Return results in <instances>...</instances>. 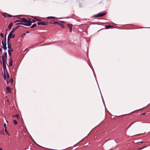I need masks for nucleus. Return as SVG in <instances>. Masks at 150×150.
<instances>
[{"label":"nucleus","instance_id":"nucleus-4","mask_svg":"<svg viewBox=\"0 0 150 150\" xmlns=\"http://www.w3.org/2000/svg\"><path fill=\"white\" fill-rule=\"evenodd\" d=\"M107 13H100L97 14L93 16V17H101L106 15Z\"/></svg>","mask_w":150,"mask_h":150},{"label":"nucleus","instance_id":"nucleus-16","mask_svg":"<svg viewBox=\"0 0 150 150\" xmlns=\"http://www.w3.org/2000/svg\"><path fill=\"white\" fill-rule=\"evenodd\" d=\"M15 30H16L14 29V28L13 29V30L11 31L9 33V34H10V35H11V34L12 33H13V32H14Z\"/></svg>","mask_w":150,"mask_h":150},{"label":"nucleus","instance_id":"nucleus-1","mask_svg":"<svg viewBox=\"0 0 150 150\" xmlns=\"http://www.w3.org/2000/svg\"><path fill=\"white\" fill-rule=\"evenodd\" d=\"M29 20H28L25 18H21L22 22L23 25L25 26H30L31 25V19L28 18Z\"/></svg>","mask_w":150,"mask_h":150},{"label":"nucleus","instance_id":"nucleus-27","mask_svg":"<svg viewBox=\"0 0 150 150\" xmlns=\"http://www.w3.org/2000/svg\"><path fill=\"white\" fill-rule=\"evenodd\" d=\"M20 27V25H18L15 28H14V29L16 30L18 28H19Z\"/></svg>","mask_w":150,"mask_h":150},{"label":"nucleus","instance_id":"nucleus-15","mask_svg":"<svg viewBox=\"0 0 150 150\" xmlns=\"http://www.w3.org/2000/svg\"><path fill=\"white\" fill-rule=\"evenodd\" d=\"M13 25V23L12 22H11L8 26V28L9 29H10Z\"/></svg>","mask_w":150,"mask_h":150},{"label":"nucleus","instance_id":"nucleus-38","mask_svg":"<svg viewBox=\"0 0 150 150\" xmlns=\"http://www.w3.org/2000/svg\"><path fill=\"white\" fill-rule=\"evenodd\" d=\"M17 18L18 19H19L20 20H21V19L22 18H21L20 17H18Z\"/></svg>","mask_w":150,"mask_h":150},{"label":"nucleus","instance_id":"nucleus-20","mask_svg":"<svg viewBox=\"0 0 150 150\" xmlns=\"http://www.w3.org/2000/svg\"><path fill=\"white\" fill-rule=\"evenodd\" d=\"M11 36H8V38H7V42H10V39Z\"/></svg>","mask_w":150,"mask_h":150},{"label":"nucleus","instance_id":"nucleus-17","mask_svg":"<svg viewBox=\"0 0 150 150\" xmlns=\"http://www.w3.org/2000/svg\"><path fill=\"white\" fill-rule=\"evenodd\" d=\"M12 62H13V61L12 60V58H11V59H10V62H9V66H12Z\"/></svg>","mask_w":150,"mask_h":150},{"label":"nucleus","instance_id":"nucleus-8","mask_svg":"<svg viewBox=\"0 0 150 150\" xmlns=\"http://www.w3.org/2000/svg\"><path fill=\"white\" fill-rule=\"evenodd\" d=\"M105 28L107 29H109L110 28H114V26L113 25H105Z\"/></svg>","mask_w":150,"mask_h":150},{"label":"nucleus","instance_id":"nucleus-41","mask_svg":"<svg viewBox=\"0 0 150 150\" xmlns=\"http://www.w3.org/2000/svg\"><path fill=\"white\" fill-rule=\"evenodd\" d=\"M16 117H19V116L18 115H16Z\"/></svg>","mask_w":150,"mask_h":150},{"label":"nucleus","instance_id":"nucleus-32","mask_svg":"<svg viewBox=\"0 0 150 150\" xmlns=\"http://www.w3.org/2000/svg\"><path fill=\"white\" fill-rule=\"evenodd\" d=\"M8 78H7V79H6V81H7V83L8 84L9 83V82L8 81Z\"/></svg>","mask_w":150,"mask_h":150},{"label":"nucleus","instance_id":"nucleus-28","mask_svg":"<svg viewBox=\"0 0 150 150\" xmlns=\"http://www.w3.org/2000/svg\"><path fill=\"white\" fill-rule=\"evenodd\" d=\"M8 48L9 49H10V50H8V51H11V52H12L13 51V49H11V47H8Z\"/></svg>","mask_w":150,"mask_h":150},{"label":"nucleus","instance_id":"nucleus-9","mask_svg":"<svg viewBox=\"0 0 150 150\" xmlns=\"http://www.w3.org/2000/svg\"><path fill=\"white\" fill-rule=\"evenodd\" d=\"M3 69H6V62H5L3 60Z\"/></svg>","mask_w":150,"mask_h":150},{"label":"nucleus","instance_id":"nucleus-12","mask_svg":"<svg viewBox=\"0 0 150 150\" xmlns=\"http://www.w3.org/2000/svg\"><path fill=\"white\" fill-rule=\"evenodd\" d=\"M10 36V34H9L8 36ZM11 38H14L15 37V35L14 34H13V33H12L11 34Z\"/></svg>","mask_w":150,"mask_h":150},{"label":"nucleus","instance_id":"nucleus-34","mask_svg":"<svg viewBox=\"0 0 150 150\" xmlns=\"http://www.w3.org/2000/svg\"><path fill=\"white\" fill-rule=\"evenodd\" d=\"M134 123H132L130 125H129V127H128V128L129 127H130L131 125H132Z\"/></svg>","mask_w":150,"mask_h":150},{"label":"nucleus","instance_id":"nucleus-6","mask_svg":"<svg viewBox=\"0 0 150 150\" xmlns=\"http://www.w3.org/2000/svg\"><path fill=\"white\" fill-rule=\"evenodd\" d=\"M2 43L3 46L2 47H6V35H5V40L3 41L2 40Z\"/></svg>","mask_w":150,"mask_h":150},{"label":"nucleus","instance_id":"nucleus-48","mask_svg":"<svg viewBox=\"0 0 150 150\" xmlns=\"http://www.w3.org/2000/svg\"><path fill=\"white\" fill-rule=\"evenodd\" d=\"M23 35H25V33H24Z\"/></svg>","mask_w":150,"mask_h":150},{"label":"nucleus","instance_id":"nucleus-14","mask_svg":"<svg viewBox=\"0 0 150 150\" xmlns=\"http://www.w3.org/2000/svg\"><path fill=\"white\" fill-rule=\"evenodd\" d=\"M2 15L4 16V17H6L7 16V15L8 14L5 13H2Z\"/></svg>","mask_w":150,"mask_h":150},{"label":"nucleus","instance_id":"nucleus-44","mask_svg":"<svg viewBox=\"0 0 150 150\" xmlns=\"http://www.w3.org/2000/svg\"><path fill=\"white\" fill-rule=\"evenodd\" d=\"M6 133H7V134H8V135H9V134H8V132H6Z\"/></svg>","mask_w":150,"mask_h":150},{"label":"nucleus","instance_id":"nucleus-10","mask_svg":"<svg viewBox=\"0 0 150 150\" xmlns=\"http://www.w3.org/2000/svg\"><path fill=\"white\" fill-rule=\"evenodd\" d=\"M48 23V22H45L44 21H42V22H41V25H47Z\"/></svg>","mask_w":150,"mask_h":150},{"label":"nucleus","instance_id":"nucleus-40","mask_svg":"<svg viewBox=\"0 0 150 150\" xmlns=\"http://www.w3.org/2000/svg\"><path fill=\"white\" fill-rule=\"evenodd\" d=\"M2 49L1 48H0V52H1L2 51Z\"/></svg>","mask_w":150,"mask_h":150},{"label":"nucleus","instance_id":"nucleus-22","mask_svg":"<svg viewBox=\"0 0 150 150\" xmlns=\"http://www.w3.org/2000/svg\"><path fill=\"white\" fill-rule=\"evenodd\" d=\"M13 123L15 125H16L17 124V121L16 120H13Z\"/></svg>","mask_w":150,"mask_h":150},{"label":"nucleus","instance_id":"nucleus-46","mask_svg":"<svg viewBox=\"0 0 150 150\" xmlns=\"http://www.w3.org/2000/svg\"><path fill=\"white\" fill-rule=\"evenodd\" d=\"M143 115H145V113H143L142 114Z\"/></svg>","mask_w":150,"mask_h":150},{"label":"nucleus","instance_id":"nucleus-11","mask_svg":"<svg viewBox=\"0 0 150 150\" xmlns=\"http://www.w3.org/2000/svg\"><path fill=\"white\" fill-rule=\"evenodd\" d=\"M56 18V17L53 16H49L47 18L48 19H54Z\"/></svg>","mask_w":150,"mask_h":150},{"label":"nucleus","instance_id":"nucleus-24","mask_svg":"<svg viewBox=\"0 0 150 150\" xmlns=\"http://www.w3.org/2000/svg\"><path fill=\"white\" fill-rule=\"evenodd\" d=\"M16 25H23V23H22V22H21V23H16Z\"/></svg>","mask_w":150,"mask_h":150},{"label":"nucleus","instance_id":"nucleus-21","mask_svg":"<svg viewBox=\"0 0 150 150\" xmlns=\"http://www.w3.org/2000/svg\"><path fill=\"white\" fill-rule=\"evenodd\" d=\"M8 47H11V45L10 42H7Z\"/></svg>","mask_w":150,"mask_h":150},{"label":"nucleus","instance_id":"nucleus-35","mask_svg":"<svg viewBox=\"0 0 150 150\" xmlns=\"http://www.w3.org/2000/svg\"><path fill=\"white\" fill-rule=\"evenodd\" d=\"M36 21H41V19H38L36 20Z\"/></svg>","mask_w":150,"mask_h":150},{"label":"nucleus","instance_id":"nucleus-43","mask_svg":"<svg viewBox=\"0 0 150 150\" xmlns=\"http://www.w3.org/2000/svg\"><path fill=\"white\" fill-rule=\"evenodd\" d=\"M30 33V32L29 31H27L26 32V33Z\"/></svg>","mask_w":150,"mask_h":150},{"label":"nucleus","instance_id":"nucleus-18","mask_svg":"<svg viewBox=\"0 0 150 150\" xmlns=\"http://www.w3.org/2000/svg\"><path fill=\"white\" fill-rule=\"evenodd\" d=\"M37 25H36V23H35L33 24L30 27L31 28H34Z\"/></svg>","mask_w":150,"mask_h":150},{"label":"nucleus","instance_id":"nucleus-45","mask_svg":"<svg viewBox=\"0 0 150 150\" xmlns=\"http://www.w3.org/2000/svg\"><path fill=\"white\" fill-rule=\"evenodd\" d=\"M0 150H2V148H0Z\"/></svg>","mask_w":150,"mask_h":150},{"label":"nucleus","instance_id":"nucleus-25","mask_svg":"<svg viewBox=\"0 0 150 150\" xmlns=\"http://www.w3.org/2000/svg\"><path fill=\"white\" fill-rule=\"evenodd\" d=\"M8 53L10 57L11 56V54L10 51H8Z\"/></svg>","mask_w":150,"mask_h":150},{"label":"nucleus","instance_id":"nucleus-39","mask_svg":"<svg viewBox=\"0 0 150 150\" xmlns=\"http://www.w3.org/2000/svg\"><path fill=\"white\" fill-rule=\"evenodd\" d=\"M5 131L6 132H8V131H7V129H6V128H5Z\"/></svg>","mask_w":150,"mask_h":150},{"label":"nucleus","instance_id":"nucleus-37","mask_svg":"<svg viewBox=\"0 0 150 150\" xmlns=\"http://www.w3.org/2000/svg\"><path fill=\"white\" fill-rule=\"evenodd\" d=\"M0 133H1V134H3V133H4V132H1L0 131Z\"/></svg>","mask_w":150,"mask_h":150},{"label":"nucleus","instance_id":"nucleus-47","mask_svg":"<svg viewBox=\"0 0 150 150\" xmlns=\"http://www.w3.org/2000/svg\"><path fill=\"white\" fill-rule=\"evenodd\" d=\"M0 62H1V63H1V60H0Z\"/></svg>","mask_w":150,"mask_h":150},{"label":"nucleus","instance_id":"nucleus-13","mask_svg":"<svg viewBox=\"0 0 150 150\" xmlns=\"http://www.w3.org/2000/svg\"><path fill=\"white\" fill-rule=\"evenodd\" d=\"M6 89L7 91L6 93H7L10 92L11 91H10V88L9 87H7L6 88Z\"/></svg>","mask_w":150,"mask_h":150},{"label":"nucleus","instance_id":"nucleus-7","mask_svg":"<svg viewBox=\"0 0 150 150\" xmlns=\"http://www.w3.org/2000/svg\"><path fill=\"white\" fill-rule=\"evenodd\" d=\"M67 25L68 27L69 28V32L70 33L71 32L72 29V27L73 25L70 24V23H68L67 24Z\"/></svg>","mask_w":150,"mask_h":150},{"label":"nucleus","instance_id":"nucleus-5","mask_svg":"<svg viewBox=\"0 0 150 150\" xmlns=\"http://www.w3.org/2000/svg\"><path fill=\"white\" fill-rule=\"evenodd\" d=\"M2 60L3 61V59L5 62H6V60L7 59V54L6 52H5L4 55L2 56Z\"/></svg>","mask_w":150,"mask_h":150},{"label":"nucleus","instance_id":"nucleus-31","mask_svg":"<svg viewBox=\"0 0 150 150\" xmlns=\"http://www.w3.org/2000/svg\"><path fill=\"white\" fill-rule=\"evenodd\" d=\"M52 21H50V22H48V23H53H53H52Z\"/></svg>","mask_w":150,"mask_h":150},{"label":"nucleus","instance_id":"nucleus-19","mask_svg":"<svg viewBox=\"0 0 150 150\" xmlns=\"http://www.w3.org/2000/svg\"><path fill=\"white\" fill-rule=\"evenodd\" d=\"M22 22V20L21 19V20H16L15 21L14 23H16V22Z\"/></svg>","mask_w":150,"mask_h":150},{"label":"nucleus","instance_id":"nucleus-30","mask_svg":"<svg viewBox=\"0 0 150 150\" xmlns=\"http://www.w3.org/2000/svg\"><path fill=\"white\" fill-rule=\"evenodd\" d=\"M38 25H41V22H38L37 23Z\"/></svg>","mask_w":150,"mask_h":150},{"label":"nucleus","instance_id":"nucleus-3","mask_svg":"<svg viewBox=\"0 0 150 150\" xmlns=\"http://www.w3.org/2000/svg\"><path fill=\"white\" fill-rule=\"evenodd\" d=\"M4 79L6 80V76L7 77V78H8L9 77V74L7 71V69H4Z\"/></svg>","mask_w":150,"mask_h":150},{"label":"nucleus","instance_id":"nucleus-29","mask_svg":"<svg viewBox=\"0 0 150 150\" xmlns=\"http://www.w3.org/2000/svg\"><path fill=\"white\" fill-rule=\"evenodd\" d=\"M0 35L1 37H2V38L4 37V34L3 33H1Z\"/></svg>","mask_w":150,"mask_h":150},{"label":"nucleus","instance_id":"nucleus-36","mask_svg":"<svg viewBox=\"0 0 150 150\" xmlns=\"http://www.w3.org/2000/svg\"><path fill=\"white\" fill-rule=\"evenodd\" d=\"M6 124H4V127H5V128H6Z\"/></svg>","mask_w":150,"mask_h":150},{"label":"nucleus","instance_id":"nucleus-33","mask_svg":"<svg viewBox=\"0 0 150 150\" xmlns=\"http://www.w3.org/2000/svg\"><path fill=\"white\" fill-rule=\"evenodd\" d=\"M4 50H7V47H3Z\"/></svg>","mask_w":150,"mask_h":150},{"label":"nucleus","instance_id":"nucleus-23","mask_svg":"<svg viewBox=\"0 0 150 150\" xmlns=\"http://www.w3.org/2000/svg\"><path fill=\"white\" fill-rule=\"evenodd\" d=\"M8 16L9 17H13V16L16 17V16H13L11 15L10 14H8Z\"/></svg>","mask_w":150,"mask_h":150},{"label":"nucleus","instance_id":"nucleus-42","mask_svg":"<svg viewBox=\"0 0 150 150\" xmlns=\"http://www.w3.org/2000/svg\"><path fill=\"white\" fill-rule=\"evenodd\" d=\"M33 18L34 19H36V20L37 19V18L36 17H34Z\"/></svg>","mask_w":150,"mask_h":150},{"label":"nucleus","instance_id":"nucleus-2","mask_svg":"<svg viewBox=\"0 0 150 150\" xmlns=\"http://www.w3.org/2000/svg\"><path fill=\"white\" fill-rule=\"evenodd\" d=\"M61 22L63 23H64V21H60L59 22V21H55L53 23V24H57L59 25H60L61 26V27L62 28H64L65 27L64 25Z\"/></svg>","mask_w":150,"mask_h":150},{"label":"nucleus","instance_id":"nucleus-26","mask_svg":"<svg viewBox=\"0 0 150 150\" xmlns=\"http://www.w3.org/2000/svg\"><path fill=\"white\" fill-rule=\"evenodd\" d=\"M36 20H32V21H31V24H32V23L33 22V23H35V21H36Z\"/></svg>","mask_w":150,"mask_h":150}]
</instances>
